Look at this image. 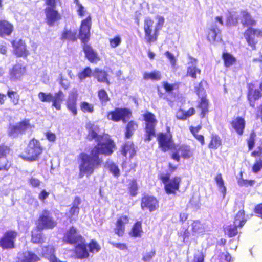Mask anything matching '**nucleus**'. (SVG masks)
<instances>
[{"label": "nucleus", "mask_w": 262, "mask_h": 262, "mask_svg": "<svg viewBox=\"0 0 262 262\" xmlns=\"http://www.w3.org/2000/svg\"><path fill=\"white\" fill-rule=\"evenodd\" d=\"M85 128L88 132L86 139L89 141L94 140L98 142L90 149L89 154L81 152L78 156L79 178L85 176L89 177L92 175L95 170L101 167L103 163L100 155L111 156L116 148L115 143L111 138H107L102 142L100 141L102 139L103 136L99 135L100 129L98 126L88 122L85 124Z\"/></svg>", "instance_id": "1"}, {"label": "nucleus", "mask_w": 262, "mask_h": 262, "mask_svg": "<svg viewBox=\"0 0 262 262\" xmlns=\"http://www.w3.org/2000/svg\"><path fill=\"white\" fill-rule=\"evenodd\" d=\"M92 26V17L89 15L81 21L79 37L82 45V50L85 58L91 63H97L100 60L98 53L95 51L90 45L87 43L90 38V30Z\"/></svg>", "instance_id": "2"}, {"label": "nucleus", "mask_w": 262, "mask_h": 262, "mask_svg": "<svg viewBox=\"0 0 262 262\" xmlns=\"http://www.w3.org/2000/svg\"><path fill=\"white\" fill-rule=\"evenodd\" d=\"M158 22L155 24L154 20L150 17H146L143 21V30L144 32V39L147 44H151L157 41L164 23V18L162 16H157Z\"/></svg>", "instance_id": "3"}, {"label": "nucleus", "mask_w": 262, "mask_h": 262, "mask_svg": "<svg viewBox=\"0 0 262 262\" xmlns=\"http://www.w3.org/2000/svg\"><path fill=\"white\" fill-rule=\"evenodd\" d=\"M45 148L38 139L32 138L28 141L26 147L18 155V157L25 161L32 162L38 160Z\"/></svg>", "instance_id": "4"}, {"label": "nucleus", "mask_w": 262, "mask_h": 262, "mask_svg": "<svg viewBox=\"0 0 262 262\" xmlns=\"http://www.w3.org/2000/svg\"><path fill=\"white\" fill-rule=\"evenodd\" d=\"M60 0H44L45 21L50 27L58 25L62 18L60 12L56 9L57 3Z\"/></svg>", "instance_id": "5"}, {"label": "nucleus", "mask_w": 262, "mask_h": 262, "mask_svg": "<svg viewBox=\"0 0 262 262\" xmlns=\"http://www.w3.org/2000/svg\"><path fill=\"white\" fill-rule=\"evenodd\" d=\"M143 121L144 122L143 130L144 132V140L145 142L150 141L156 135V126L158 123L156 115L146 111L142 114Z\"/></svg>", "instance_id": "6"}, {"label": "nucleus", "mask_w": 262, "mask_h": 262, "mask_svg": "<svg viewBox=\"0 0 262 262\" xmlns=\"http://www.w3.org/2000/svg\"><path fill=\"white\" fill-rule=\"evenodd\" d=\"M244 204L243 202L241 203L239 208L241 209L238 211L234 219V224H230L224 228V231L229 237H234L238 233L237 228H242L247 222L246 219L244 217L245 211L244 210Z\"/></svg>", "instance_id": "7"}, {"label": "nucleus", "mask_w": 262, "mask_h": 262, "mask_svg": "<svg viewBox=\"0 0 262 262\" xmlns=\"http://www.w3.org/2000/svg\"><path fill=\"white\" fill-rule=\"evenodd\" d=\"M159 148L163 152L168 151L172 152L176 147V144L174 143L173 135L170 132V127H166V132H160L157 136Z\"/></svg>", "instance_id": "8"}, {"label": "nucleus", "mask_w": 262, "mask_h": 262, "mask_svg": "<svg viewBox=\"0 0 262 262\" xmlns=\"http://www.w3.org/2000/svg\"><path fill=\"white\" fill-rule=\"evenodd\" d=\"M169 173H161L158 178L164 184V190L167 194H176L180 189L182 178L179 176H174L170 179Z\"/></svg>", "instance_id": "9"}, {"label": "nucleus", "mask_w": 262, "mask_h": 262, "mask_svg": "<svg viewBox=\"0 0 262 262\" xmlns=\"http://www.w3.org/2000/svg\"><path fill=\"white\" fill-rule=\"evenodd\" d=\"M37 228L42 230H52L57 225V221L52 216L51 212L47 209L42 210L35 222Z\"/></svg>", "instance_id": "10"}, {"label": "nucleus", "mask_w": 262, "mask_h": 262, "mask_svg": "<svg viewBox=\"0 0 262 262\" xmlns=\"http://www.w3.org/2000/svg\"><path fill=\"white\" fill-rule=\"evenodd\" d=\"M194 149L190 145L183 143L176 145V148L170 154V158L174 161L179 162L181 158L189 159L194 156Z\"/></svg>", "instance_id": "11"}, {"label": "nucleus", "mask_w": 262, "mask_h": 262, "mask_svg": "<svg viewBox=\"0 0 262 262\" xmlns=\"http://www.w3.org/2000/svg\"><path fill=\"white\" fill-rule=\"evenodd\" d=\"M34 127L29 119H24L18 122L17 124H10L9 126L8 134L10 137H17L19 134H24L29 129Z\"/></svg>", "instance_id": "12"}, {"label": "nucleus", "mask_w": 262, "mask_h": 262, "mask_svg": "<svg viewBox=\"0 0 262 262\" xmlns=\"http://www.w3.org/2000/svg\"><path fill=\"white\" fill-rule=\"evenodd\" d=\"M244 38L251 49H256L258 39L262 38V29L255 28H247L243 33Z\"/></svg>", "instance_id": "13"}, {"label": "nucleus", "mask_w": 262, "mask_h": 262, "mask_svg": "<svg viewBox=\"0 0 262 262\" xmlns=\"http://www.w3.org/2000/svg\"><path fill=\"white\" fill-rule=\"evenodd\" d=\"M18 235V232L15 230L6 231L0 237V247L3 250L15 248V241Z\"/></svg>", "instance_id": "14"}, {"label": "nucleus", "mask_w": 262, "mask_h": 262, "mask_svg": "<svg viewBox=\"0 0 262 262\" xmlns=\"http://www.w3.org/2000/svg\"><path fill=\"white\" fill-rule=\"evenodd\" d=\"M254 84L250 83L247 86V100L249 105L252 108H255L256 105V101L262 98V82L259 84V88L260 90L255 89Z\"/></svg>", "instance_id": "15"}, {"label": "nucleus", "mask_w": 262, "mask_h": 262, "mask_svg": "<svg viewBox=\"0 0 262 262\" xmlns=\"http://www.w3.org/2000/svg\"><path fill=\"white\" fill-rule=\"evenodd\" d=\"M84 238L74 226L70 227L63 234L62 241L66 244L75 245Z\"/></svg>", "instance_id": "16"}, {"label": "nucleus", "mask_w": 262, "mask_h": 262, "mask_svg": "<svg viewBox=\"0 0 262 262\" xmlns=\"http://www.w3.org/2000/svg\"><path fill=\"white\" fill-rule=\"evenodd\" d=\"M11 43L13 48V53L16 57H22L25 59L30 54L25 41L21 39L17 41L12 40L11 41Z\"/></svg>", "instance_id": "17"}, {"label": "nucleus", "mask_w": 262, "mask_h": 262, "mask_svg": "<svg viewBox=\"0 0 262 262\" xmlns=\"http://www.w3.org/2000/svg\"><path fill=\"white\" fill-rule=\"evenodd\" d=\"M140 206L143 210H148L149 212H153L159 208V201L153 195H144L141 198Z\"/></svg>", "instance_id": "18"}, {"label": "nucleus", "mask_w": 262, "mask_h": 262, "mask_svg": "<svg viewBox=\"0 0 262 262\" xmlns=\"http://www.w3.org/2000/svg\"><path fill=\"white\" fill-rule=\"evenodd\" d=\"M230 126L238 136L243 135L246 127V122L242 116L233 118L229 123Z\"/></svg>", "instance_id": "19"}, {"label": "nucleus", "mask_w": 262, "mask_h": 262, "mask_svg": "<svg viewBox=\"0 0 262 262\" xmlns=\"http://www.w3.org/2000/svg\"><path fill=\"white\" fill-rule=\"evenodd\" d=\"M26 71V67L22 64L16 63L13 64L9 71L10 80L13 81L19 80Z\"/></svg>", "instance_id": "20"}, {"label": "nucleus", "mask_w": 262, "mask_h": 262, "mask_svg": "<svg viewBox=\"0 0 262 262\" xmlns=\"http://www.w3.org/2000/svg\"><path fill=\"white\" fill-rule=\"evenodd\" d=\"M129 222V217L128 215H122L118 217L115 223V233L119 237L123 236L125 234V225Z\"/></svg>", "instance_id": "21"}, {"label": "nucleus", "mask_w": 262, "mask_h": 262, "mask_svg": "<svg viewBox=\"0 0 262 262\" xmlns=\"http://www.w3.org/2000/svg\"><path fill=\"white\" fill-rule=\"evenodd\" d=\"M77 97L78 93L76 90L71 92L69 93L68 98L66 103L67 109L73 116H76L78 114L77 108Z\"/></svg>", "instance_id": "22"}, {"label": "nucleus", "mask_w": 262, "mask_h": 262, "mask_svg": "<svg viewBox=\"0 0 262 262\" xmlns=\"http://www.w3.org/2000/svg\"><path fill=\"white\" fill-rule=\"evenodd\" d=\"M40 260L37 254L30 251L19 252L16 258V262H38Z\"/></svg>", "instance_id": "23"}, {"label": "nucleus", "mask_w": 262, "mask_h": 262, "mask_svg": "<svg viewBox=\"0 0 262 262\" xmlns=\"http://www.w3.org/2000/svg\"><path fill=\"white\" fill-rule=\"evenodd\" d=\"M240 22L244 28H253L257 24V21L247 10L241 11Z\"/></svg>", "instance_id": "24"}, {"label": "nucleus", "mask_w": 262, "mask_h": 262, "mask_svg": "<svg viewBox=\"0 0 262 262\" xmlns=\"http://www.w3.org/2000/svg\"><path fill=\"white\" fill-rule=\"evenodd\" d=\"M196 108L199 110V116L203 119L207 117L209 113V101L208 98H201L197 102Z\"/></svg>", "instance_id": "25"}, {"label": "nucleus", "mask_w": 262, "mask_h": 262, "mask_svg": "<svg viewBox=\"0 0 262 262\" xmlns=\"http://www.w3.org/2000/svg\"><path fill=\"white\" fill-rule=\"evenodd\" d=\"M74 253L78 259H82L87 258L89 256V253L87 249V244L84 238L81 241L75 244Z\"/></svg>", "instance_id": "26"}, {"label": "nucleus", "mask_w": 262, "mask_h": 262, "mask_svg": "<svg viewBox=\"0 0 262 262\" xmlns=\"http://www.w3.org/2000/svg\"><path fill=\"white\" fill-rule=\"evenodd\" d=\"M221 31L216 26H212L208 29L206 32L207 39L211 43L221 41L222 37L221 35Z\"/></svg>", "instance_id": "27"}, {"label": "nucleus", "mask_w": 262, "mask_h": 262, "mask_svg": "<svg viewBox=\"0 0 262 262\" xmlns=\"http://www.w3.org/2000/svg\"><path fill=\"white\" fill-rule=\"evenodd\" d=\"M81 203V200L80 196H76L73 201L72 206L69 210V219L70 222H72L77 217L79 213L80 208L79 206Z\"/></svg>", "instance_id": "28"}, {"label": "nucleus", "mask_w": 262, "mask_h": 262, "mask_svg": "<svg viewBox=\"0 0 262 262\" xmlns=\"http://www.w3.org/2000/svg\"><path fill=\"white\" fill-rule=\"evenodd\" d=\"M14 29L13 25L5 19H0V37L9 36Z\"/></svg>", "instance_id": "29"}, {"label": "nucleus", "mask_w": 262, "mask_h": 262, "mask_svg": "<svg viewBox=\"0 0 262 262\" xmlns=\"http://www.w3.org/2000/svg\"><path fill=\"white\" fill-rule=\"evenodd\" d=\"M93 76L98 82L104 83L107 85L111 84V82L108 78V74L106 71L99 68H95L94 71Z\"/></svg>", "instance_id": "30"}, {"label": "nucleus", "mask_w": 262, "mask_h": 262, "mask_svg": "<svg viewBox=\"0 0 262 262\" xmlns=\"http://www.w3.org/2000/svg\"><path fill=\"white\" fill-rule=\"evenodd\" d=\"M196 113L194 107H191L187 111L183 108H179L176 113V117L178 120L184 121L193 116Z\"/></svg>", "instance_id": "31"}, {"label": "nucleus", "mask_w": 262, "mask_h": 262, "mask_svg": "<svg viewBox=\"0 0 262 262\" xmlns=\"http://www.w3.org/2000/svg\"><path fill=\"white\" fill-rule=\"evenodd\" d=\"M43 230L37 228L36 226L31 231V241L34 244H42L45 242V237L41 232Z\"/></svg>", "instance_id": "32"}, {"label": "nucleus", "mask_w": 262, "mask_h": 262, "mask_svg": "<svg viewBox=\"0 0 262 262\" xmlns=\"http://www.w3.org/2000/svg\"><path fill=\"white\" fill-rule=\"evenodd\" d=\"M120 152L124 157H126L128 154L132 158L136 154V150L134 143L132 142H126L121 147Z\"/></svg>", "instance_id": "33"}, {"label": "nucleus", "mask_w": 262, "mask_h": 262, "mask_svg": "<svg viewBox=\"0 0 262 262\" xmlns=\"http://www.w3.org/2000/svg\"><path fill=\"white\" fill-rule=\"evenodd\" d=\"M222 59L223 61L224 66L226 68H230L235 64L237 61L236 58L232 54L226 51L222 53Z\"/></svg>", "instance_id": "34"}, {"label": "nucleus", "mask_w": 262, "mask_h": 262, "mask_svg": "<svg viewBox=\"0 0 262 262\" xmlns=\"http://www.w3.org/2000/svg\"><path fill=\"white\" fill-rule=\"evenodd\" d=\"M64 94L61 90H59L55 93L54 96H52V106L54 107L57 110H61V104L63 101Z\"/></svg>", "instance_id": "35"}, {"label": "nucleus", "mask_w": 262, "mask_h": 262, "mask_svg": "<svg viewBox=\"0 0 262 262\" xmlns=\"http://www.w3.org/2000/svg\"><path fill=\"white\" fill-rule=\"evenodd\" d=\"M222 141L221 137L216 134H212L208 144V148L211 150H216L222 146Z\"/></svg>", "instance_id": "36"}, {"label": "nucleus", "mask_w": 262, "mask_h": 262, "mask_svg": "<svg viewBox=\"0 0 262 262\" xmlns=\"http://www.w3.org/2000/svg\"><path fill=\"white\" fill-rule=\"evenodd\" d=\"M118 122H126L132 117V111L127 107H118Z\"/></svg>", "instance_id": "37"}, {"label": "nucleus", "mask_w": 262, "mask_h": 262, "mask_svg": "<svg viewBox=\"0 0 262 262\" xmlns=\"http://www.w3.org/2000/svg\"><path fill=\"white\" fill-rule=\"evenodd\" d=\"M138 127V123L134 120H131L127 123L125 128L124 137L126 139H130L134 132Z\"/></svg>", "instance_id": "38"}, {"label": "nucleus", "mask_w": 262, "mask_h": 262, "mask_svg": "<svg viewBox=\"0 0 262 262\" xmlns=\"http://www.w3.org/2000/svg\"><path fill=\"white\" fill-rule=\"evenodd\" d=\"M11 148L9 146L5 143L0 144V163L4 164L6 161L11 162L7 159V156L10 154Z\"/></svg>", "instance_id": "39"}, {"label": "nucleus", "mask_w": 262, "mask_h": 262, "mask_svg": "<svg viewBox=\"0 0 262 262\" xmlns=\"http://www.w3.org/2000/svg\"><path fill=\"white\" fill-rule=\"evenodd\" d=\"M42 254L48 258L50 262L51 261L52 259L56 257L55 247L50 245L43 246L42 247Z\"/></svg>", "instance_id": "40"}, {"label": "nucleus", "mask_w": 262, "mask_h": 262, "mask_svg": "<svg viewBox=\"0 0 262 262\" xmlns=\"http://www.w3.org/2000/svg\"><path fill=\"white\" fill-rule=\"evenodd\" d=\"M161 73L159 71H153L149 73L145 72L143 74V78L145 80L159 81L161 80Z\"/></svg>", "instance_id": "41"}, {"label": "nucleus", "mask_w": 262, "mask_h": 262, "mask_svg": "<svg viewBox=\"0 0 262 262\" xmlns=\"http://www.w3.org/2000/svg\"><path fill=\"white\" fill-rule=\"evenodd\" d=\"M77 39L76 31H72L71 30H65L61 34V40H68L71 41H75Z\"/></svg>", "instance_id": "42"}, {"label": "nucleus", "mask_w": 262, "mask_h": 262, "mask_svg": "<svg viewBox=\"0 0 262 262\" xmlns=\"http://www.w3.org/2000/svg\"><path fill=\"white\" fill-rule=\"evenodd\" d=\"M142 232V222H136L132 228L130 235L135 237H140Z\"/></svg>", "instance_id": "43"}, {"label": "nucleus", "mask_w": 262, "mask_h": 262, "mask_svg": "<svg viewBox=\"0 0 262 262\" xmlns=\"http://www.w3.org/2000/svg\"><path fill=\"white\" fill-rule=\"evenodd\" d=\"M162 86L165 92L169 94H172V91L178 90L180 85V82H175L174 83H169L167 81H163L162 83Z\"/></svg>", "instance_id": "44"}, {"label": "nucleus", "mask_w": 262, "mask_h": 262, "mask_svg": "<svg viewBox=\"0 0 262 262\" xmlns=\"http://www.w3.org/2000/svg\"><path fill=\"white\" fill-rule=\"evenodd\" d=\"M7 95L9 98L11 102L14 105H17L19 104L20 101V96L17 91L9 89L7 91Z\"/></svg>", "instance_id": "45"}, {"label": "nucleus", "mask_w": 262, "mask_h": 262, "mask_svg": "<svg viewBox=\"0 0 262 262\" xmlns=\"http://www.w3.org/2000/svg\"><path fill=\"white\" fill-rule=\"evenodd\" d=\"M92 75V71L89 67H85L78 75V78L80 81H82L85 78L91 77Z\"/></svg>", "instance_id": "46"}, {"label": "nucleus", "mask_w": 262, "mask_h": 262, "mask_svg": "<svg viewBox=\"0 0 262 262\" xmlns=\"http://www.w3.org/2000/svg\"><path fill=\"white\" fill-rule=\"evenodd\" d=\"M80 107L84 113H93L94 111L93 104L86 101H82L80 103Z\"/></svg>", "instance_id": "47"}, {"label": "nucleus", "mask_w": 262, "mask_h": 262, "mask_svg": "<svg viewBox=\"0 0 262 262\" xmlns=\"http://www.w3.org/2000/svg\"><path fill=\"white\" fill-rule=\"evenodd\" d=\"M256 134L254 130H252L249 137L246 140V142L249 150H251L254 147L255 144Z\"/></svg>", "instance_id": "48"}, {"label": "nucleus", "mask_w": 262, "mask_h": 262, "mask_svg": "<svg viewBox=\"0 0 262 262\" xmlns=\"http://www.w3.org/2000/svg\"><path fill=\"white\" fill-rule=\"evenodd\" d=\"M97 96L101 103H106L110 100L107 93L104 89H101L98 90Z\"/></svg>", "instance_id": "49"}, {"label": "nucleus", "mask_w": 262, "mask_h": 262, "mask_svg": "<svg viewBox=\"0 0 262 262\" xmlns=\"http://www.w3.org/2000/svg\"><path fill=\"white\" fill-rule=\"evenodd\" d=\"M214 180L218 187L221 189L222 192L225 194L226 191V188L224 185V181L223 179L222 174H217L215 177Z\"/></svg>", "instance_id": "50"}, {"label": "nucleus", "mask_w": 262, "mask_h": 262, "mask_svg": "<svg viewBox=\"0 0 262 262\" xmlns=\"http://www.w3.org/2000/svg\"><path fill=\"white\" fill-rule=\"evenodd\" d=\"M201 70L198 68L196 66H189L187 68L186 75L190 76L193 79L196 78V74L201 73Z\"/></svg>", "instance_id": "51"}, {"label": "nucleus", "mask_w": 262, "mask_h": 262, "mask_svg": "<svg viewBox=\"0 0 262 262\" xmlns=\"http://www.w3.org/2000/svg\"><path fill=\"white\" fill-rule=\"evenodd\" d=\"M138 187L136 180H132L128 187V193L132 196H135L138 194Z\"/></svg>", "instance_id": "52"}, {"label": "nucleus", "mask_w": 262, "mask_h": 262, "mask_svg": "<svg viewBox=\"0 0 262 262\" xmlns=\"http://www.w3.org/2000/svg\"><path fill=\"white\" fill-rule=\"evenodd\" d=\"M107 118L115 122H118V107H116L114 110L107 112Z\"/></svg>", "instance_id": "53"}, {"label": "nucleus", "mask_w": 262, "mask_h": 262, "mask_svg": "<svg viewBox=\"0 0 262 262\" xmlns=\"http://www.w3.org/2000/svg\"><path fill=\"white\" fill-rule=\"evenodd\" d=\"M88 246L89 250L91 253L98 252L101 249L99 244L94 239L91 240Z\"/></svg>", "instance_id": "54"}, {"label": "nucleus", "mask_w": 262, "mask_h": 262, "mask_svg": "<svg viewBox=\"0 0 262 262\" xmlns=\"http://www.w3.org/2000/svg\"><path fill=\"white\" fill-rule=\"evenodd\" d=\"M38 97L42 102H49L52 99V95L50 93H46L43 92H40L38 94Z\"/></svg>", "instance_id": "55"}, {"label": "nucleus", "mask_w": 262, "mask_h": 262, "mask_svg": "<svg viewBox=\"0 0 262 262\" xmlns=\"http://www.w3.org/2000/svg\"><path fill=\"white\" fill-rule=\"evenodd\" d=\"M109 171L115 177L118 178L120 174V169L118 166L114 163H111L108 165Z\"/></svg>", "instance_id": "56"}, {"label": "nucleus", "mask_w": 262, "mask_h": 262, "mask_svg": "<svg viewBox=\"0 0 262 262\" xmlns=\"http://www.w3.org/2000/svg\"><path fill=\"white\" fill-rule=\"evenodd\" d=\"M195 91L197 96L200 98V99H201V98H203L205 96L206 98H207V95L206 93V91L202 86V81L199 83L198 86L195 88Z\"/></svg>", "instance_id": "57"}, {"label": "nucleus", "mask_w": 262, "mask_h": 262, "mask_svg": "<svg viewBox=\"0 0 262 262\" xmlns=\"http://www.w3.org/2000/svg\"><path fill=\"white\" fill-rule=\"evenodd\" d=\"M262 169V158L256 160L252 166V171L257 173Z\"/></svg>", "instance_id": "58"}, {"label": "nucleus", "mask_w": 262, "mask_h": 262, "mask_svg": "<svg viewBox=\"0 0 262 262\" xmlns=\"http://www.w3.org/2000/svg\"><path fill=\"white\" fill-rule=\"evenodd\" d=\"M250 155L254 158H262V143L258 146L255 150H253Z\"/></svg>", "instance_id": "59"}, {"label": "nucleus", "mask_w": 262, "mask_h": 262, "mask_svg": "<svg viewBox=\"0 0 262 262\" xmlns=\"http://www.w3.org/2000/svg\"><path fill=\"white\" fill-rule=\"evenodd\" d=\"M237 183L241 187H248L249 186H252L254 183V180H248L241 178L238 180Z\"/></svg>", "instance_id": "60"}, {"label": "nucleus", "mask_w": 262, "mask_h": 262, "mask_svg": "<svg viewBox=\"0 0 262 262\" xmlns=\"http://www.w3.org/2000/svg\"><path fill=\"white\" fill-rule=\"evenodd\" d=\"M156 253L155 249H152L150 251L146 253L142 257L143 261L144 262L149 261L155 256Z\"/></svg>", "instance_id": "61"}, {"label": "nucleus", "mask_w": 262, "mask_h": 262, "mask_svg": "<svg viewBox=\"0 0 262 262\" xmlns=\"http://www.w3.org/2000/svg\"><path fill=\"white\" fill-rule=\"evenodd\" d=\"M121 42V39L119 35L115 36L113 38L110 39V46L112 48H116L118 46Z\"/></svg>", "instance_id": "62"}, {"label": "nucleus", "mask_w": 262, "mask_h": 262, "mask_svg": "<svg viewBox=\"0 0 262 262\" xmlns=\"http://www.w3.org/2000/svg\"><path fill=\"white\" fill-rule=\"evenodd\" d=\"M28 182L29 184L34 188L39 187L40 185L41 182L40 180L34 177H31L28 180Z\"/></svg>", "instance_id": "63"}, {"label": "nucleus", "mask_w": 262, "mask_h": 262, "mask_svg": "<svg viewBox=\"0 0 262 262\" xmlns=\"http://www.w3.org/2000/svg\"><path fill=\"white\" fill-rule=\"evenodd\" d=\"M254 212L258 217L262 219V203L258 204L255 206Z\"/></svg>", "instance_id": "64"}]
</instances>
